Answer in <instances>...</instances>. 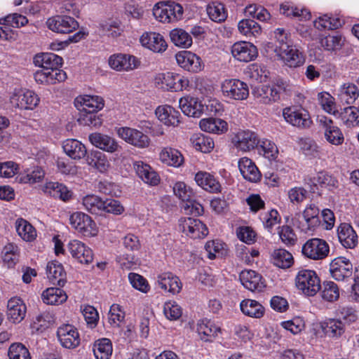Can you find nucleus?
<instances>
[{"label": "nucleus", "instance_id": "1", "mask_svg": "<svg viewBox=\"0 0 359 359\" xmlns=\"http://www.w3.org/2000/svg\"><path fill=\"white\" fill-rule=\"evenodd\" d=\"M296 286L307 296L313 297L320 291L321 285L316 273L312 270H301L296 276Z\"/></svg>", "mask_w": 359, "mask_h": 359}, {"label": "nucleus", "instance_id": "2", "mask_svg": "<svg viewBox=\"0 0 359 359\" xmlns=\"http://www.w3.org/2000/svg\"><path fill=\"white\" fill-rule=\"evenodd\" d=\"M283 115L287 123L299 129H308L313 124L309 111L302 107H286L283 109Z\"/></svg>", "mask_w": 359, "mask_h": 359}, {"label": "nucleus", "instance_id": "3", "mask_svg": "<svg viewBox=\"0 0 359 359\" xmlns=\"http://www.w3.org/2000/svg\"><path fill=\"white\" fill-rule=\"evenodd\" d=\"M319 212L320 210L315 204H309L302 215H299L294 224L305 233L313 231L320 224Z\"/></svg>", "mask_w": 359, "mask_h": 359}, {"label": "nucleus", "instance_id": "4", "mask_svg": "<svg viewBox=\"0 0 359 359\" xmlns=\"http://www.w3.org/2000/svg\"><path fill=\"white\" fill-rule=\"evenodd\" d=\"M224 96L235 100H243L249 95L248 85L239 79H225L222 83Z\"/></svg>", "mask_w": 359, "mask_h": 359}, {"label": "nucleus", "instance_id": "5", "mask_svg": "<svg viewBox=\"0 0 359 359\" xmlns=\"http://www.w3.org/2000/svg\"><path fill=\"white\" fill-rule=\"evenodd\" d=\"M302 252L307 258L320 260L328 255L330 248L325 241L316 238L308 240L303 245Z\"/></svg>", "mask_w": 359, "mask_h": 359}, {"label": "nucleus", "instance_id": "6", "mask_svg": "<svg viewBox=\"0 0 359 359\" xmlns=\"http://www.w3.org/2000/svg\"><path fill=\"white\" fill-rule=\"evenodd\" d=\"M70 224L73 228L85 236H93L97 234L95 223L91 217L81 212H76L70 215Z\"/></svg>", "mask_w": 359, "mask_h": 359}, {"label": "nucleus", "instance_id": "7", "mask_svg": "<svg viewBox=\"0 0 359 359\" xmlns=\"http://www.w3.org/2000/svg\"><path fill=\"white\" fill-rule=\"evenodd\" d=\"M118 136L126 142L137 148H146L150 144V139L142 131L129 127L116 128Z\"/></svg>", "mask_w": 359, "mask_h": 359}, {"label": "nucleus", "instance_id": "8", "mask_svg": "<svg viewBox=\"0 0 359 359\" xmlns=\"http://www.w3.org/2000/svg\"><path fill=\"white\" fill-rule=\"evenodd\" d=\"M180 229L191 238H204L208 234V229L200 219L187 217L180 220Z\"/></svg>", "mask_w": 359, "mask_h": 359}, {"label": "nucleus", "instance_id": "9", "mask_svg": "<svg viewBox=\"0 0 359 359\" xmlns=\"http://www.w3.org/2000/svg\"><path fill=\"white\" fill-rule=\"evenodd\" d=\"M33 62L35 66L50 73L65 72L60 68L62 64V58L53 53H42L34 56Z\"/></svg>", "mask_w": 359, "mask_h": 359}, {"label": "nucleus", "instance_id": "10", "mask_svg": "<svg viewBox=\"0 0 359 359\" xmlns=\"http://www.w3.org/2000/svg\"><path fill=\"white\" fill-rule=\"evenodd\" d=\"M13 106L21 109H33L39 102L38 95L32 90H15L10 98Z\"/></svg>", "mask_w": 359, "mask_h": 359}, {"label": "nucleus", "instance_id": "11", "mask_svg": "<svg viewBox=\"0 0 359 359\" xmlns=\"http://www.w3.org/2000/svg\"><path fill=\"white\" fill-rule=\"evenodd\" d=\"M46 25L53 32L61 34H69L79 27V22L68 15H56L50 18Z\"/></svg>", "mask_w": 359, "mask_h": 359}, {"label": "nucleus", "instance_id": "12", "mask_svg": "<svg viewBox=\"0 0 359 359\" xmlns=\"http://www.w3.org/2000/svg\"><path fill=\"white\" fill-rule=\"evenodd\" d=\"M332 277L338 281L345 280L353 274V264L344 257L334 259L330 265Z\"/></svg>", "mask_w": 359, "mask_h": 359}, {"label": "nucleus", "instance_id": "13", "mask_svg": "<svg viewBox=\"0 0 359 359\" xmlns=\"http://www.w3.org/2000/svg\"><path fill=\"white\" fill-rule=\"evenodd\" d=\"M110 67L116 71H131L138 67L139 60L131 55L118 53L111 55L108 60Z\"/></svg>", "mask_w": 359, "mask_h": 359}, {"label": "nucleus", "instance_id": "14", "mask_svg": "<svg viewBox=\"0 0 359 359\" xmlns=\"http://www.w3.org/2000/svg\"><path fill=\"white\" fill-rule=\"evenodd\" d=\"M57 337L61 345L66 348H74L80 344L79 334L76 328L69 324L59 327Z\"/></svg>", "mask_w": 359, "mask_h": 359}, {"label": "nucleus", "instance_id": "15", "mask_svg": "<svg viewBox=\"0 0 359 359\" xmlns=\"http://www.w3.org/2000/svg\"><path fill=\"white\" fill-rule=\"evenodd\" d=\"M231 53L236 60L248 62L257 57L258 50L257 47L252 43L240 41L233 45Z\"/></svg>", "mask_w": 359, "mask_h": 359}, {"label": "nucleus", "instance_id": "16", "mask_svg": "<svg viewBox=\"0 0 359 359\" xmlns=\"http://www.w3.org/2000/svg\"><path fill=\"white\" fill-rule=\"evenodd\" d=\"M175 57L177 64L189 72H198L203 67L201 57L190 51H180Z\"/></svg>", "mask_w": 359, "mask_h": 359}, {"label": "nucleus", "instance_id": "17", "mask_svg": "<svg viewBox=\"0 0 359 359\" xmlns=\"http://www.w3.org/2000/svg\"><path fill=\"white\" fill-rule=\"evenodd\" d=\"M235 147L243 151H250L256 147L260 142L257 135L250 130L238 132L233 140Z\"/></svg>", "mask_w": 359, "mask_h": 359}, {"label": "nucleus", "instance_id": "18", "mask_svg": "<svg viewBox=\"0 0 359 359\" xmlns=\"http://www.w3.org/2000/svg\"><path fill=\"white\" fill-rule=\"evenodd\" d=\"M67 248L72 256L80 263L88 264L92 262L93 259L92 250L82 242L78 240L71 241Z\"/></svg>", "mask_w": 359, "mask_h": 359}, {"label": "nucleus", "instance_id": "19", "mask_svg": "<svg viewBox=\"0 0 359 359\" xmlns=\"http://www.w3.org/2000/svg\"><path fill=\"white\" fill-rule=\"evenodd\" d=\"M276 55L290 67H297L305 61L304 57L295 46H284Z\"/></svg>", "mask_w": 359, "mask_h": 359}, {"label": "nucleus", "instance_id": "20", "mask_svg": "<svg viewBox=\"0 0 359 359\" xmlns=\"http://www.w3.org/2000/svg\"><path fill=\"white\" fill-rule=\"evenodd\" d=\"M88 139L95 147L109 153L116 151L119 147L114 138L105 134L93 133L89 135Z\"/></svg>", "mask_w": 359, "mask_h": 359}, {"label": "nucleus", "instance_id": "21", "mask_svg": "<svg viewBox=\"0 0 359 359\" xmlns=\"http://www.w3.org/2000/svg\"><path fill=\"white\" fill-rule=\"evenodd\" d=\"M75 106L81 112H97L103 108L104 100L99 96H79L75 100Z\"/></svg>", "mask_w": 359, "mask_h": 359}, {"label": "nucleus", "instance_id": "22", "mask_svg": "<svg viewBox=\"0 0 359 359\" xmlns=\"http://www.w3.org/2000/svg\"><path fill=\"white\" fill-rule=\"evenodd\" d=\"M320 122L324 129L325 137L327 142L334 145H340L344 142V135L341 130L334 125L333 121L323 117Z\"/></svg>", "mask_w": 359, "mask_h": 359}, {"label": "nucleus", "instance_id": "23", "mask_svg": "<svg viewBox=\"0 0 359 359\" xmlns=\"http://www.w3.org/2000/svg\"><path fill=\"white\" fill-rule=\"evenodd\" d=\"M140 42L143 46L156 53L163 52L168 47L163 36L156 32L143 34Z\"/></svg>", "mask_w": 359, "mask_h": 359}, {"label": "nucleus", "instance_id": "24", "mask_svg": "<svg viewBox=\"0 0 359 359\" xmlns=\"http://www.w3.org/2000/svg\"><path fill=\"white\" fill-rule=\"evenodd\" d=\"M134 168L138 177L146 184L156 186L160 182L158 174L148 164L142 161H136Z\"/></svg>", "mask_w": 359, "mask_h": 359}, {"label": "nucleus", "instance_id": "25", "mask_svg": "<svg viewBox=\"0 0 359 359\" xmlns=\"http://www.w3.org/2000/svg\"><path fill=\"white\" fill-rule=\"evenodd\" d=\"M337 236L339 242L346 248L353 249L358 245V235L348 223H342L338 226Z\"/></svg>", "mask_w": 359, "mask_h": 359}, {"label": "nucleus", "instance_id": "26", "mask_svg": "<svg viewBox=\"0 0 359 359\" xmlns=\"http://www.w3.org/2000/svg\"><path fill=\"white\" fill-rule=\"evenodd\" d=\"M155 114L158 120L167 126H177L180 123V111L170 105L159 106Z\"/></svg>", "mask_w": 359, "mask_h": 359}, {"label": "nucleus", "instance_id": "27", "mask_svg": "<svg viewBox=\"0 0 359 359\" xmlns=\"http://www.w3.org/2000/svg\"><path fill=\"white\" fill-rule=\"evenodd\" d=\"M7 315L13 323L21 322L26 314L27 307L24 302L18 297L11 298L7 304Z\"/></svg>", "mask_w": 359, "mask_h": 359}, {"label": "nucleus", "instance_id": "28", "mask_svg": "<svg viewBox=\"0 0 359 359\" xmlns=\"http://www.w3.org/2000/svg\"><path fill=\"white\" fill-rule=\"evenodd\" d=\"M179 106L185 115L191 117H200L205 110V106L194 97L180 98Z\"/></svg>", "mask_w": 359, "mask_h": 359}, {"label": "nucleus", "instance_id": "29", "mask_svg": "<svg viewBox=\"0 0 359 359\" xmlns=\"http://www.w3.org/2000/svg\"><path fill=\"white\" fill-rule=\"evenodd\" d=\"M253 94L257 102L264 104H271L280 99V91L276 87L268 85L257 87Z\"/></svg>", "mask_w": 359, "mask_h": 359}, {"label": "nucleus", "instance_id": "30", "mask_svg": "<svg viewBox=\"0 0 359 359\" xmlns=\"http://www.w3.org/2000/svg\"><path fill=\"white\" fill-rule=\"evenodd\" d=\"M159 287L172 294L179 293L182 290V283L179 278L170 272H165L158 276Z\"/></svg>", "mask_w": 359, "mask_h": 359}, {"label": "nucleus", "instance_id": "31", "mask_svg": "<svg viewBox=\"0 0 359 359\" xmlns=\"http://www.w3.org/2000/svg\"><path fill=\"white\" fill-rule=\"evenodd\" d=\"M242 285L250 291H261L264 287L262 276L252 270H244L240 274Z\"/></svg>", "mask_w": 359, "mask_h": 359}, {"label": "nucleus", "instance_id": "32", "mask_svg": "<svg viewBox=\"0 0 359 359\" xmlns=\"http://www.w3.org/2000/svg\"><path fill=\"white\" fill-rule=\"evenodd\" d=\"M65 153L71 158L80 160L87 155L86 146L76 139H67L62 144Z\"/></svg>", "mask_w": 359, "mask_h": 359}, {"label": "nucleus", "instance_id": "33", "mask_svg": "<svg viewBox=\"0 0 359 359\" xmlns=\"http://www.w3.org/2000/svg\"><path fill=\"white\" fill-rule=\"evenodd\" d=\"M195 180L198 186L211 193L221 191V185L217 179L210 173L200 171L196 174Z\"/></svg>", "mask_w": 359, "mask_h": 359}, {"label": "nucleus", "instance_id": "34", "mask_svg": "<svg viewBox=\"0 0 359 359\" xmlns=\"http://www.w3.org/2000/svg\"><path fill=\"white\" fill-rule=\"evenodd\" d=\"M238 167L245 180L251 182H257L260 180L261 173L251 159L242 158L238 162Z\"/></svg>", "mask_w": 359, "mask_h": 359}, {"label": "nucleus", "instance_id": "35", "mask_svg": "<svg viewBox=\"0 0 359 359\" xmlns=\"http://www.w3.org/2000/svg\"><path fill=\"white\" fill-rule=\"evenodd\" d=\"M47 278L53 285L63 286L65 283L66 273L62 265L57 261L48 262L46 266Z\"/></svg>", "mask_w": 359, "mask_h": 359}, {"label": "nucleus", "instance_id": "36", "mask_svg": "<svg viewBox=\"0 0 359 359\" xmlns=\"http://www.w3.org/2000/svg\"><path fill=\"white\" fill-rule=\"evenodd\" d=\"M197 332L201 339L211 341L221 332V328L209 320H203L197 325Z\"/></svg>", "mask_w": 359, "mask_h": 359}, {"label": "nucleus", "instance_id": "37", "mask_svg": "<svg viewBox=\"0 0 359 359\" xmlns=\"http://www.w3.org/2000/svg\"><path fill=\"white\" fill-rule=\"evenodd\" d=\"M200 128L202 130L207 133L222 134L227 131V123L220 118H203L199 123Z\"/></svg>", "mask_w": 359, "mask_h": 359}, {"label": "nucleus", "instance_id": "38", "mask_svg": "<svg viewBox=\"0 0 359 359\" xmlns=\"http://www.w3.org/2000/svg\"><path fill=\"white\" fill-rule=\"evenodd\" d=\"M34 80L40 84L50 85L55 84L57 82H62L67 79L65 72L50 73L49 72L43 69L37 70L34 74Z\"/></svg>", "mask_w": 359, "mask_h": 359}, {"label": "nucleus", "instance_id": "39", "mask_svg": "<svg viewBox=\"0 0 359 359\" xmlns=\"http://www.w3.org/2000/svg\"><path fill=\"white\" fill-rule=\"evenodd\" d=\"M313 24L319 30H334L341 27L343 22L339 17L324 14L316 19Z\"/></svg>", "mask_w": 359, "mask_h": 359}, {"label": "nucleus", "instance_id": "40", "mask_svg": "<svg viewBox=\"0 0 359 359\" xmlns=\"http://www.w3.org/2000/svg\"><path fill=\"white\" fill-rule=\"evenodd\" d=\"M41 298L46 304L57 305L64 303L67 299V295L60 288L49 287L43 292Z\"/></svg>", "mask_w": 359, "mask_h": 359}, {"label": "nucleus", "instance_id": "41", "mask_svg": "<svg viewBox=\"0 0 359 359\" xmlns=\"http://www.w3.org/2000/svg\"><path fill=\"white\" fill-rule=\"evenodd\" d=\"M161 161L168 165L179 167L184 161L181 153L173 148L165 147L160 153Z\"/></svg>", "mask_w": 359, "mask_h": 359}, {"label": "nucleus", "instance_id": "42", "mask_svg": "<svg viewBox=\"0 0 359 359\" xmlns=\"http://www.w3.org/2000/svg\"><path fill=\"white\" fill-rule=\"evenodd\" d=\"M241 311L250 317L259 318L263 316L264 308L258 302L252 299L243 300L240 304Z\"/></svg>", "mask_w": 359, "mask_h": 359}, {"label": "nucleus", "instance_id": "43", "mask_svg": "<svg viewBox=\"0 0 359 359\" xmlns=\"http://www.w3.org/2000/svg\"><path fill=\"white\" fill-rule=\"evenodd\" d=\"M86 156L87 163L102 172L107 170L109 167V161L106 156L101 151H91L90 153H87Z\"/></svg>", "mask_w": 359, "mask_h": 359}, {"label": "nucleus", "instance_id": "44", "mask_svg": "<svg viewBox=\"0 0 359 359\" xmlns=\"http://www.w3.org/2000/svg\"><path fill=\"white\" fill-rule=\"evenodd\" d=\"M323 329L330 337H339L345 332V323L341 319L330 318L324 322Z\"/></svg>", "mask_w": 359, "mask_h": 359}, {"label": "nucleus", "instance_id": "45", "mask_svg": "<svg viewBox=\"0 0 359 359\" xmlns=\"http://www.w3.org/2000/svg\"><path fill=\"white\" fill-rule=\"evenodd\" d=\"M193 147L203 153L210 152L215 146L212 137L201 133L194 134L191 138Z\"/></svg>", "mask_w": 359, "mask_h": 359}, {"label": "nucleus", "instance_id": "46", "mask_svg": "<svg viewBox=\"0 0 359 359\" xmlns=\"http://www.w3.org/2000/svg\"><path fill=\"white\" fill-rule=\"evenodd\" d=\"M170 38L171 41L176 46L183 48H187L192 45V38L185 30L176 28L170 31Z\"/></svg>", "mask_w": 359, "mask_h": 359}, {"label": "nucleus", "instance_id": "47", "mask_svg": "<svg viewBox=\"0 0 359 359\" xmlns=\"http://www.w3.org/2000/svg\"><path fill=\"white\" fill-rule=\"evenodd\" d=\"M45 192L48 193L53 197L59 198L64 201H67L72 197V192L68 188L58 182H48L45 187Z\"/></svg>", "mask_w": 359, "mask_h": 359}, {"label": "nucleus", "instance_id": "48", "mask_svg": "<svg viewBox=\"0 0 359 359\" xmlns=\"http://www.w3.org/2000/svg\"><path fill=\"white\" fill-rule=\"evenodd\" d=\"M93 353L96 359H109L112 354L111 341L107 338L96 341L93 346Z\"/></svg>", "mask_w": 359, "mask_h": 359}, {"label": "nucleus", "instance_id": "49", "mask_svg": "<svg viewBox=\"0 0 359 359\" xmlns=\"http://www.w3.org/2000/svg\"><path fill=\"white\" fill-rule=\"evenodd\" d=\"M82 204L84 208L92 214H100L103 212L104 208V200L94 194L84 196L82 199Z\"/></svg>", "mask_w": 359, "mask_h": 359}, {"label": "nucleus", "instance_id": "50", "mask_svg": "<svg viewBox=\"0 0 359 359\" xmlns=\"http://www.w3.org/2000/svg\"><path fill=\"white\" fill-rule=\"evenodd\" d=\"M273 264L279 268H289L293 263L292 255L284 249L275 250L271 255Z\"/></svg>", "mask_w": 359, "mask_h": 359}, {"label": "nucleus", "instance_id": "51", "mask_svg": "<svg viewBox=\"0 0 359 359\" xmlns=\"http://www.w3.org/2000/svg\"><path fill=\"white\" fill-rule=\"evenodd\" d=\"M15 228L18 235L26 241H33L36 233L34 228L26 220L18 219L15 223Z\"/></svg>", "mask_w": 359, "mask_h": 359}, {"label": "nucleus", "instance_id": "52", "mask_svg": "<svg viewBox=\"0 0 359 359\" xmlns=\"http://www.w3.org/2000/svg\"><path fill=\"white\" fill-rule=\"evenodd\" d=\"M2 258L4 263L7 265L8 268L14 267L19 259L18 246L12 243L5 245L2 250Z\"/></svg>", "mask_w": 359, "mask_h": 359}, {"label": "nucleus", "instance_id": "53", "mask_svg": "<svg viewBox=\"0 0 359 359\" xmlns=\"http://www.w3.org/2000/svg\"><path fill=\"white\" fill-rule=\"evenodd\" d=\"M322 298L330 302L337 301L339 297V290L337 285L332 281L323 282L321 287Z\"/></svg>", "mask_w": 359, "mask_h": 359}, {"label": "nucleus", "instance_id": "54", "mask_svg": "<svg viewBox=\"0 0 359 359\" xmlns=\"http://www.w3.org/2000/svg\"><path fill=\"white\" fill-rule=\"evenodd\" d=\"M207 13L209 18L214 22H222L227 18L225 6L221 3H212L207 7Z\"/></svg>", "mask_w": 359, "mask_h": 359}, {"label": "nucleus", "instance_id": "55", "mask_svg": "<svg viewBox=\"0 0 359 359\" xmlns=\"http://www.w3.org/2000/svg\"><path fill=\"white\" fill-rule=\"evenodd\" d=\"M238 30L245 36H254L259 34L261 27L259 24L253 20L245 19L239 22L238 25Z\"/></svg>", "mask_w": 359, "mask_h": 359}, {"label": "nucleus", "instance_id": "56", "mask_svg": "<svg viewBox=\"0 0 359 359\" xmlns=\"http://www.w3.org/2000/svg\"><path fill=\"white\" fill-rule=\"evenodd\" d=\"M45 172L39 167H34L32 171H27L18 177L20 183L34 184L41 182L44 177Z\"/></svg>", "mask_w": 359, "mask_h": 359}, {"label": "nucleus", "instance_id": "57", "mask_svg": "<svg viewBox=\"0 0 359 359\" xmlns=\"http://www.w3.org/2000/svg\"><path fill=\"white\" fill-rule=\"evenodd\" d=\"M341 118L347 127H353L359 123V109L354 106L344 108Z\"/></svg>", "mask_w": 359, "mask_h": 359}, {"label": "nucleus", "instance_id": "58", "mask_svg": "<svg viewBox=\"0 0 359 359\" xmlns=\"http://www.w3.org/2000/svg\"><path fill=\"white\" fill-rule=\"evenodd\" d=\"M341 95L347 104H352L359 97V90L353 83H344L341 89Z\"/></svg>", "mask_w": 359, "mask_h": 359}, {"label": "nucleus", "instance_id": "59", "mask_svg": "<svg viewBox=\"0 0 359 359\" xmlns=\"http://www.w3.org/2000/svg\"><path fill=\"white\" fill-rule=\"evenodd\" d=\"M175 83V74L172 72L158 74L155 77V83L158 86H161V88L174 91V87L176 85Z\"/></svg>", "mask_w": 359, "mask_h": 359}, {"label": "nucleus", "instance_id": "60", "mask_svg": "<svg viewBox=\"0 0 359 359\" xmlns=\"http://www.w3.org/2000/svg\"><path fill=\"white\" fill-rule=\"evenodd\" d=\"M260 219L262 221L264 228L269 231H271L273 226L280 223L281 220L278 212L274 209L262 214Z\"/></svg>", "mask_w": 359, "mask_h": 359}, {"label": "nucleus", "instance_id": "61", "mask_svg": "<svg viewBox=\"0 0 359 359\" xmlns=\"http://www.w3.org/2000/svg\"><path fill=\"white\" fill-rule=\"evenodd\" d=\"M163 313L168 320H176L182 316V309L177 302L169 301L164 304Z\"/></svg>", "mask_w": 359, "mask_h": 359}, {"label": "nucleus", "instance_id": "62", "mask_svg": "<svg viewBox=\"0 0 359 359\" xmlns=\"http://www.w3.org/2000/svg\"><path fill=\"white\" fill-rule=\"evenodd\" d=\"M290 34L287 33L283 28H277L274 31V37L276 43L274 51L277 53L282 50L284 46H292L290 39Z\"/></svg>", "mask_w": 359, "mask_h": 359}, {"label": "nucleus", "instance_id": "63", "mask_svg": "<svg viewBox=\"0 0 359 359\" xmlns=\"http://www.w3.org/2000/svg\"><path fill=\"white\" fill-rule=\"evenodd\" d=\"M9 359H31L29 350L22 344H13L8 353Z\"/></svg>", "mask_w": 359, "mask_h": 359}, {"label": "nucleus", "instance_id": "64", "mask_svg": "<svg viewBox=\"0 0 359 359\" xmlns=\"http://www.w3.org/2000/svg\"><path fill=\"white\" fill-rule=\"evenodd\" d=\"M80 124L90 127H99L102 123V119L95 112H82L78 119Z\"/></svg>", "mask_w": 359, "mask_h": 359}]
</instances>
